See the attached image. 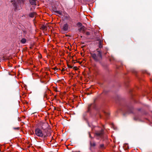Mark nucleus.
Masks as SVG:
<instances>
[{"label": "nucleus", "instance_id": "nucleus-5", "mask_svg": "<svg viewBox=\"0 0 152 152\" xmlns=\"http://www.w3.org/2000/svg\"><path fill=\"white\" fill-rule=\"evenodd\" d=\"M96 134L97 136H99L102 138L103 135V131L102 130L99 132H96Z\"/></svg>", "mask_w": 152, "mask_h": 152}, {"label": "nucleus", "instance_id": "nucleus-1", "mask_svg": "<svg viewBox=\"0 0 152 152\" xmlns=\"http://www.w3.org/2000/svg\"><path fill=\"white\" fill-rule=\"evenodd\" d=\"M90 54L92 58L96 61H99L102 59V53L98 49L95 53H91Z\"/></svg>", "mask_w": 152, "mask_h": 152}, {"label": "nucleus", "instance_id": "nucleus-12", "mask_svg": "<svg viewBox=\"0 0 152 152\" xmlns=\"http://www.w3.org/2000/svg\"><path fill=\"white\" fill-rule=\"evenodd\" d=\"M12 4H13V6H14V7H15V10H17V4L15 3L14 4V2H13L12 3Z\"/></svg>", "mask_w": 152, "mask_h": 152}, {"label": "nucleus", "instance_id": "nucleus-18", "mask_svg": "<svg viewBox=\"0 0 152 152\" xmlns=\"http://www.w3.org/2000/svg\"><path fill=\"white\" fill-rule=\"evenodd\" d=\"M14 129H15L18 130L19 129V127L14 128Z\"/></svg>", "mask_w": 152, "mask_h": 152}, {"label": "nucleus", "instance_id": "nucleus-14", "mask_svg": "<svg viewBox=\"0 0 152 152\" xmlns=\"http://www.w3.org/2000/svg\"><path fill=\"white\" fill-rule=\"evenodd\" d=\"M92 105V104H91L88 105V108L89 110Z\"/></svg>", "mask_w": 152, "mask_h": 152}, {"label": "nucleus", "instance_id": "nucleus-8", "mask_svg": "<svg viewBox=\"0 0 152 152\" xmlns=\"http://www.w3.org/2000/svg\"><path fill=\"white\" fill-rule=\"evenodd\" d=\"M29 2L32 5H36V1L35 0H30Z\"/></svg>", "mask_w": 152, "mask_h": 152}, {"label": "nucleus", "instance_id": "nucleus-3", "mask_svg": "<svg viewBox=\"0 0 152 152\" xmlns=\"http://www.w3.org/2000/svg\"><path fill=\"white\" fill-rule=\"evenodd\" d=\"M48 124L46 122L42 123L41 125L42 129L43 130H46L47 132H48V130L46 129L48 128Z\"/></svg>", "mask_w": 152, "mask_h": 152}, {"label": "nucleus", "instance_id": "nucleus-2", "mask_svg": "<svg viewBox=\"0 0 152 152\" xmlns=\"http://www.w3.org/2000/svg\"><path fill=\"white\" fill-rule=\"evenodd\" d=\"M35 134L37 136L41 137H46L48 136L47 130H42L37 128L35 129Z\"/></svg>", "mask_w": 152, "mask_h": 152}, {"label": "nucleus", "instance_id": "nucleus-7", "mask_svg": "<svg viewBox=\"0 0 152 152\" xmlns=\"http://www.w3.org/2000/svg\"><path fill=\"white\" fill-rule=\"evenodd\" d=\"M36 15V13L35 12H33L30 13L29 14V16L31 18H33Z\"/></svg>", "mask_w": 152, "mask_h": 152}, {"label": "nucleus", "instance_id": "nucleus-6", "mask_svg": "<svg viewBox=\"0 0 152 152\" xmlns=\"http://www.w3.org/2000/svg\"><path fill=\"white\" fill-rule=\"evenodd\" d=\"M85 27L84 26L81 27L79 29V31L80 32L83 33L85 32Z\"/></svg>", "mask_w": 152, "mask_h": 152}, {"label": "nucleus", "instance_id": "nucleus-19", "mask_svg": "<svg viewBox=\"0 0 152 152\" xmlns=\"http://www.w3.org/2000/svg\"><path fill=\"white\" fill-rule=\"evenodd\" d=\"M89 137H91V135L90 134H89Z\"/></svg>", "mask_w": 152, "mask_h": 152}, {"label": "nucleus", "instance_id": "nucleus-15", "mask_svg": "<svg viewBox=\"0 0 152 152\" xmlns=\"http://www.w3.org/2000/svg\"><path fill=\"white\" fill-rule=\"evenodd\" d=\"M86 35H88L90 34V33L89 32H86Z\"/></svg>", "mask_w": 152, "mask_h": 152}, {"label": "nucleus", "instance_id": "nucleus-17", "mask_svg": "<svg viewBox=\"0 0 152 152\" xmlns=\"http://www.w3.org/2000/svg\"><path fill=\"white\" fill-rule=\"evenodd\" d=\"M78 25H79L80 26H81L82 25V23H78Z\"/></svg>", "mask_w": 152, "mask_h": 152}, {"label": "nucleus", "instance_id": "nucleus-11", "mask_svg": "<svg viewBox=\"0 0 152 152\" xmlns=\"http://www.w3.org/2000/svg\"><path fill=\"white\" fill-rule=\"evenodd\" d=\"M55 12L57 14H59L60 15H62V11H56Z\"/></svg>", "mask_w": 152, "mask_h": 152}, {"label": "nucleus", "instance_id": "nucleus-4", "mask_svg": "<svg viewBox=\"0 0 152 152\" xmlns=\"http://www.w3.org/2000/svg\"><path fill=\"white\" fill-rule=\"evenodd\" d=\"M62 29L64 31H67L69 28V26L68 24L66 23L64 24L62 27Z\"/></svg>", "mask_w": 152, "mask_h": 152}, {"label": "nucleus", "instance_id": "nucleus-10", "mask_svg": "<svg viewBox=\"0 0 152 152\" xmlns=\"http://www.w3.org/2000/svg\"><path fill=\"white\" fill-rule=\"evenodd\" d=\"M26 42V39L25 38H23L21 40V42L23 44H25Z\"/></svg>", "mask_w": 152, "mask_h": 152}, {"label": "nucleus", "instance_id": "nucleus-13", "mask_svg": "<svg viewBox=\"0 0 152 152\" xmlns=\"http://www.w3.org/2000/svg\"><path fill=\"white\" fill-rule=\"evenodd\" d=\"M90 144L91 146H94L96 145V144L95 142H91Z\"/></svg>", "mask_w": 152, "mask_h": 152}, {"label": "nucleus", "instance_id": "nucleus-9", "mask_svg": "<svg viewBox=\"0 0 152 152\" xmlns=\"http://www.w3.org/2000/svg\"><path fill=\"white\" fill-rule=\"evenodd\" d=\"M102 40L101 39H100L99 40V47L100 48H101L102 47Z\"/></svg>", "mask_w": 152, "mask_h": 152}, {"label": "nucleus", "instance_id": "nucleus-16", "mask_svg": "<svg viewBox=\"0 0 152 152\" xmlns=\"http://www.w3.org/2000/svg\"><path fill=\"white\" fill-rule=\"evenodd\" d=\"M100 147L101 148H103L104 147V145L103 144H101L100 145Z\"/></svg>", "mask_w": 152, "mask_h": 152}]
</instances>
